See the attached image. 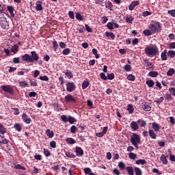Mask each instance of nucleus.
<instances>
[{"mask_svg": "<svg viewBox=\"0 0 175 175\" xmlns=\"http://www.w3.org/2000/svg\"><path fill=\"white\" fill-rule=\"evenodd\" d=\"M31 55L25 54L21 55L22 60L28 64H31L32 62H38L39 61V55L35 51L31 52Z\"/></svg>", "mask_w": 175, "mask_h": 175, "instance_id": "1", "label": "nucleus"}, {"mask_svg": "<svg viewBox=\"0 0 175 175\" xmlns=\"http://www.w3.org/2000/svg\"><path fill=\"white\" fill-rule=\"evenodd\" d=\"M144 53L148 57H155V55H157L158 53H159V49L157 46H151L146 45L144 49Z\"/></svg>", "mask_w": 175, "mask_h": 175, "instance_id": "2", "label": "nucleus"}, {"mask_svg": "<svg viewBox=\"0 0 175 175\" xmlns=\"http://www.w3.org/2000/svg\"><path fill=\"white\" fill-rule=\"evenodd\" d=\"M161 28H162V24L159 22H153L150 23L148 27V29L151 31L152 33L161 32Z\"/></svg>", "mask_w": 175, "mask_h": 175, "instance_id": "3", "label": "nucleus"}, {"mask_svg": "<svg viewBox=\"0 0 175 175\" xmlns=\"http://www.w3.org/2000/svg\"><path fill=\"white\" fill-rule=\"evenodd\" d=\"M130 142L131 144H136V143H140L142 142V138L140 137V135L136 133H133L132 134V136L130 139Z\"/></svg>", "mask_w": 175, "mask_h": 175, "instance_id": "4", "label": "nucleus"}, {"mask_svg": "<svg viewBox=\"0 0 175 175\" xmlns=\"http://www.w3.org/2000/svg\"><path fill=\"white\" fill-rule=\"evenodd\" d=\"M0 25L3 29H9V23L3 16L0 17Z\"/></svg>", "mask_w": 175, "mask_h": 175, "instance_id": "5", "label": "nucleus"}, {"mask_svg": "<svg viewBox=\"0 0 175 175\" xmlns=\"http://www.w3.org/2000/svg\"><path fill=\"white\" fill-rule=\"evenodd\" d=\"M66 103H77V99L76 97L72 96V94H67L65 97Z\"/></svg>", "mask_w": 175, "mask_h": 175, "instance_id": "6", "label": "nucleus"}, {"mask_svg": "<svg viewBox=\"0 0 175 175\" xmlns=\"http://www.w3.org/2000/svg\"><path fill=\"white\" fill-rule=\"evenodd\" d=\"M1 88L6 94H10L11 95H13L14 92V91L13 90V88L10 85H1Z\"/></svg>", "mask_w": 175, "mask_h": 175, "instance_id": "7", "label": "nucleus"}, {"mask_svg": "<svg viewBox=\"0 0 175 175\" xmlns=\"http://www.w3.org/2000/svg\"><path fill=\"white\" fill-rule=\"evenodd\" d=\"M75 90H76V85H75L73 82H68L66 83V91L68 92H73Z\"/></svg>", "mask_w": 175, "mask_h": 175, "instance_id": "8", "label": "nucleus"}, {"mask_svg": "<svg viewBox=\"0 0 175 175\" xmlns=\"http://www.w3.org/2000/svg\"><path fill=\"white\" fill-rule=\"evenodd\" d=\"M75 152H76L77 157H80L84 155V150L80 146H77L75 148Z\"/></svg>", "mask_w": 175, "mask_h": 175, "instance_id": "9", "label": "nucleus"}, {"mask_svg": "<svg viewBox=\"0 0 175 175\" xmlns=\"http://www.w3.org/2000/svg\"><path fill=\"white\" fill-rule=\"evenodd\" d=\"M22 120L25 122V124H29L32 122V120L28 117V115L27 113H23L22 114Z\"/></svg>", "mask_w": 175, "mask_h": 175, "instance_id": "10", "label": "nucleus"}, {"mask_svg": "<svg viewBox=\"0 0 175 175\" xmlns=\"http://www.w3.org/2000/svg\"><path fill=\"white\" fill-rule=\"evenodd\" d=\"M142 107L144 111H151V107L148 105V103H142Z\"/></svg>", "mask_w": 175, "mask_h": 175, "instance_id": "11", "label": "nucleus"}, {"mask_svg": "<svg viewBox=\"0 0 175 175\" xmlns=\"http://www.w3.org/2000/svg\"><path fill=\"white\" fill-rule=\"evenodd\" d=\"M137 122H135L133 121L131 124L130 126L131 128V129H133V131H136L139 129V124H137Z\"/></svg>", "mask_w": 175, "mask_h": 175, "instance_id": "12", "label": "nucleus"}, {"mask_svg": "<svg viewBox=\"0 0 175 175\" xmlns=\"http://www.w3.org/2000/svg\"><path fill=\"white\" fill-rule=\"evenodd\" d=\"M161 61H167V50H164L161 54Z\"/></svg>", "mask_w": 175, "mask_h": 175, "instance_id": "13", "label": "nucleus"}, {"mask_svg": "<svg viewBox=\"0 0 175 175\" xmlns=\"http://www.w3.org/2000/svg\"><path fill=\"white\" fill-rule=\"evenodd\" d=\"M42 1H38L36 3V10L38 12H40V10H43V7L42 6Z\"/></svg>", "mask_w": 175, "mask_h": 175, "instance_id": "14", "label": "nucleus"}, {"mask_svg": "<svg viewBox=\"0 0 175 175\" xmlns=\"http://www.w3.org/2000/svg\"><path fill=\"white\" fill-rule=\"evenodd\" d=\"M139 5V1H133L129 5V10L132 11L135 9V7Z\"/></svg>", "mask_w": 175, "mask_h": 175, "instance_id": "15", "label": "nucleus"}, {"mask_svg": "<svg viewBox=\"0 0 175 175\" xmlns=\"http://www.w3.org/2000/svg\"><path fill=\"white\" fill-rule=\"evenodd\" d=\"M152 128L154 129V132H159V129H161V125L158 124L157 122H153L152 124Z\"/></svg>", "mask_w": 175, "mask_h": 175, "instance_id": "16", "label": "nucleus"}, {"mask_svg": "<svg viewBox=\"0 0 175 175\" xmlns=\"http://www.w3.org/2000/svg\"><path fill=\"white\" fill-rule=\"evenodd\" d=\"M45 133L49 139H53V137H54V131H51L49 129L46 130Z\"/></svg>", "mask_w": 175, "mask_h": 175, "instance_id": "17", "label": "nucleus"}, {"mask_svg": "<svg viewBox=\"0 0 175 175\" xmlns=\"http://www.w3.org/2000/svg\"><path fill=\"white\" fill-rule=\"evenodd\" d=\"M105 36L107 38H111V40H114V39H116V34L113 32L106 31Z\"/></svg>", "mask_w": 175, "mask_h": 175, "instance_id": "18", "label": "nucleus"}, {"mask_svg": "<svg viewBox=\"0 0 175 175\" xmlns=\"http://www.w3.org/2000/svg\"><path fill=\"white\" fill-rule=\"evenodd\" d=\"M143 61H144V64H146V66H149V68L150 69H152V67H153L152 62H150V59H148L147 58H144Z\"/></svg>", "mask_w": 175, "mask_h": 175, "instance_id": "19", "label": "nucleus"}, {"mask_svg": "<svg viewBox=\"0 0 175 175\" xmlns=\"http://www.w3.org/2000/svg\"><path fill=\"white\" fill-rule=\"evenodd\" d=\"M137 123L142 127L144 128L147 125V122L144 120L139 119Z\"/></svg>", "mask_w": 175, "mask_h": 175, "instance_id": "20", "label": "nucleus"}, {"mask_svg": "<svg viewBox=\"0 0 175 175\" xmlns=\"http://www.w3.org/2000/svg\"><path fill=\"white\" fill-rule=\"evenodd\" d=\"M14 129H16V131H17V132H21V131L23 130V126H21V124L20 123H16L14 125Z\"/></svg>", "mask_w": 175, "mask_h": 175, "instance_id": "21", "label": "nucleus"}, {"mask_svg": "<svg viewBox=\"0 0 175 175\" xmlns=\"http://www.w3.org/2000/svg\"><path fill=\"white\" fill-rule=\"evenodd\" d=\"M8 10L9 13L10 14L11 17H14V16L16 14H14V8H13L11 5L8 6Z\"/></svg>", "mask_w": 175, "mask_h": 175, "instance_id": "22", "label": "nucleus"}, {"mask_svg": "<svg viewBox=\"0 0 175 175\" xmlns=\"http://www.w3.org/2000/svg\"><path fill=\"white\" fill-rule=\"evenodd\" d=\"M149 136L151 139H157V133H155V131H154V130L149 129Z\"/></svg>", "mask_w": 175, "mask_h": 175, "instance_id": "23", "label": "nucleus"}, {"mask_svg": "<svg viewBox=\"0 0 175 175\" xmlns=\"http://www.w3.org/2000/svg\"><path fill=\"white\" fill-rule=\"evenodd\" d=\"M11 53H14V54H17L18 53V45L14 44L11 48Z\"/></svg>", "mask_w": 175, "mask_h": 175, "instance_id": "24", "label": "nucleus"}, {"mask_svg": "<svg viewBox=\"0 0 175 175\" xmlns=\"http://www.w3.org/2000/svg\"><path fill=\"white\" fill-rule=\"evenodd\" d=\"M64 75L68 77V79H72L73 77V72L69 70H66Z\"/></svg>", "mask_w": 175, "mask_h": 175, "instance_id": "25", "label": "nucleus"}, {"mask_svg": "<svg viewBox=\"0 0 175 175\" xmlns=\"http://www.w3.org/2000/svg\"><path fill=\"white\" fill-rule=\"evenodd\" d=\"M126 170L128 172V174L129 175L135 174V170H133V167H126Z\"/></svg>", "mask_w": 175, "mask_h": 175, "instance_id": "26", "label": "nucleus"}, {"mask_svg": "<svg viewBox=\"0 0 175 175\" xmlns=\"http://www.w3.org/2000/svg\"><path fill=\"white\" fill-rule=\"evenodd\" d=\"M105 8L109 10H113V3H111L110 1H106Z\"/></svg>", "mask_w": 175, "mask_h": 175, "instance_id": "27", "label": "nucleus"}, {"mask_svg": "<svg viewBox=\"0 0 175 175\" xmlns=\"http://www.w3.org/2000/svg\"><path fill=\"white\" fill-rule=\"evenodd\" d=\"M127 110L129 114H132V113L135 111V108L133 107V105L132 104H129L127 105Z\"/></svg>", "mask_w": 175, "mask_h": 175, "instance_id": "28", "label": "nucleus"}, {"mask_svg": "<svg viewBox=\"0 0 175 175\" xmlns=\"http://www.w3.org/2000/svg\"><path fill=\"white\" fill-rule=\"evenodd\" d=\"M146 85L149 87V88H152L154 85H155V82H154L152 80L150 79L148 81H146Z\"/></svg>", "mask_w": 175, "mask_h": 175, "instance_id": "29", "label": "nucleus"}, {"mask_svg": "<svg viewBox=\"0 0 175 175\" xmlns=\"http://www.w3.org/2000/svg\"><path fill=\"white\" fill-rule=\"evenodd\" d=\"M66 143H68V144H76V140H75V139L72 138V137H68L66 139Z\"/></svg>", "mask_w": 175, "mask_h": 175, "instance_id": "30", "label": "nucleus"}, {"mask_svg": "<svg viewBox=\"0 0 175 175\" xmlns=\"http://www.w3.org/2000/svg\"><path fill=\"white\" fill-rule=\"evenodd\" d=\"M126 23L128 24H132L133 23V20H135V18L132 16L126 17Z\"/></svg>", "mask_w": 175, "mask_h": 175, "instance_id": "31", "label": "nucleus"}, {"mask_svg": "<svg viewBox=\"0 0 175 175\" xmlns=\"http://www.w3.org/2000/svg\"><path fill=\"white\" fill-rule=\"evenodd\" d=\"M14 169H19V170H27L25 167L21 165V164H16L14 166Z\"/></svg>", "mask_w": 175, "mask_h": 175, "instance_id": "32", "label": "nucleus"}, {"mask_svg": "<svg viewBox=\"0 0 175 175\" xmlns=\"http://www.w3.org/2000/svg\"><path fill=\"white\" fill-rule=\"evenodd\" d=\"M0 133H1V135H5V133H6V128L3 126L2 123H0Z\"/></svg>", "mask_w": 175, "mask_h": 175, "instance_id": "33", "label": "nucleus"}, {"mask_svg": "<svg viewBox=\"0 0 175 175\" xmlns=\"http://www.w3.org/2000/svg\"><path fill=\"white\" fill-rule=\"evenodd\" d=\"M160 159L163 165H167V159H166L165 154H162L160 157Z\"/></svg>", "mask_w": 175, "mask_h": 175, "instance_id": "34", "label": "nucleus"}, {"mask_svg": "<svg viewBox=\"0 0 175 175\" xmlns=\"http://www.w3.org/2000/svg\"><path fill=\"white\" fill-rule=\"evenodd\" d=\"M60 120L63 122H68L69 121V116H67L66 115H62L60 118Z\"/></svg>", "mask_w": 175, "mask_h": 175, "instance_id": "35", "label": "nucleus"}, {"mask_svg": "<svg viewBox=\"0 0 175 175\" xmlns=\"http://www.w3.org/2000/svg\"><path fill=\"white\" fill-rule=\"evenodd\" d=\"M75 17H76L77 20H78L79 21H83V20H84V16H83V15H81L79 12L76 13Z\"/></svg>", "mask_w": 175, "mask_h": 175, "instance_id": "36", "label": "nucleus"}, {"mask_svg": "<svg viewBox=\"0 0 175 175\" xmlns=\"http://www.w3.org/2000/svg\"><path fill=\"white\" fill-rule=\"evenodd\" d=\"M143 33L145 36H151V35H152V31H151L150 29H146L143 31Z\"/></svg>", "mask_w": 175, "mask_h": 175, "instance_id": "37", "label": "nucleus"}, {"mask_svg": "<svg viewBox=\"0 0 175 175\" xmlns=\"http://www.w3.org/2000/svg\"><path fill=\"white\" fill-rule=\"evenodd\" d=\"M118 167H120V170H125V169H126L125 163H124L122 161L118 163Z\"/></svg>", "mask_w": 175, "mask_h": 175, "instance_id": "38", "label": "nucleus"}, {"mask_svg": "<svg viewBox=\"0 0 175 175\" xmlns=\"http://www.w3.org/2000/svg\"><path fill=\"white\" fill-rule=\"evenodd\" d=\"M136 165H146L147 161L145 159H139L135 161Z\"/></svg>", "mask_w": 175, "mask_h": 175, "instance_id": "39", "label": "nucleus"}, {"mask_svg": "<svg viewBox=\"0 0 175 175\" xmlns=\"http://www.w3.org/2000/svg\"><path fill=\"white\" fill-rule=\"evenodd\" d=\"M135 175H142L143 174V172H142V170L139 167H135L134 168Z\"/></svg>", "mask_w": 175, "mask_h": 175, "instance_id": "40", "label": "nucleus"}, {"mask_svg": "<svg viewBox=\"0 0 175 175\" xmlns=\"http://www.w3.org/2000/svg\"><path fill=\"white\" fill-rule=\"evenodd\" d=\"M90 85V82L88 81H83L82 83V90H85Z\"/></svg>", "mask_w": 175, "mask_h": 175, "instance_id": "41", "label": "nucleus"}, {"mask_svg": "<svg viewBox=\"0 0 175 175\" xmlns=\"http://www.w3.org/2000/svg\"><path fill=\"white\" fill-rule=\"evenodd\" d=\"M167 57H169L170 58H174L175 57V51H169L167 52Z\"/></svg>", "mask_w": 175, "mask_h": 175, "instance_id": "42", "label": "nucleus"}, {"mask_svg": "<svg viewBox=\"0 0 175 175\" xmlns=\"http://www.w3.org/2000/svg\"><path fill=\"white\" fill-rule=\"evenodd\" d=\"M148 76H150V77H157L158 76V72H157V71H150L148 73Z\"/></svg>", "mask_w": 175, "mask_h": 175, "instance_id": "43", "label": "nucleus"}, {"mask_svg": "<svg viewBox=\"0 0 175 175\" xmlns=\"http://www.w3.org/2000/svg\"><path fill=\"white\" fill-rule=\"evenodd\" d=\"M65 154L67 158H76V155L71 152H66Z\"/></svg>", "mask_w": 175, "mask_h": 175, "instance_id": "44", "label": "nucleus"}, {"mask_svg": "<svg viewBox=\"0 0 175 175\" xmlns=\"http://www.w3.org/2000/svg\"><path fill=\"white\" fill-rule=\"evenodd\" d=\"M62 54L63 55H69V54H70V49L69 48L64 49L62 51Z\"/></svg>", "mask_w": 175, "mask_h": 175, "instance_id": "45", "label": "nucleus"}, {"mask_svg": "<svg viewBox=\"0 0 175 175\" xmlns=\"http://www.w3.org/2000/svg\"><path fill=\"white\" fill-rule=\"evenodd\" d=\"M123 69L126 71V72H131V70H132V66H131V65L129 64H126L124 66V67H123Z\"/></svg>", "mask_w": 175, "mask_h": 175, "instance_id": "46", "label": "nucleus"}, {"mask_svg": "<svg viewBox=\"0 0 175 175\" xmlns=\"http://www.w3.org/2000/svg\"><path fill=\"white\" fill-rule=\"evenodd\" d=\"M68 122L69 124H75V122H77V120L72 116H68Z\"/></svg>", "mask_w": 175, "mask_h": 175, "instance_id": "47", "label": "nucleus"}, {"mask_svg": "<svg viewBox=\"0 0 175 175\" xmlns=\"http://www.w3.org/2000/svg\"><path fill=\"white\" fill-rule=\"evenodd\" d=\"M19 87H23L25 88V87H28V82L23 81L19 82Z\"/></svg>", "mask_w": 175, "mask_h": 175, "instance_id": "48", "label": "nucleus"}, {"mask_svg": "<svg viewBox=\"0 0 175 175\" xmlns=\"http://www.w3.org/2000/svg\"><path fill=\"white\" fill-rule=\"evenodd\" d=\"M43 152H44V155H45V157H50V155H51V153L50 152V150H49V149L44 148Z\"/></svg>", "mask_w": 175, "mask_h": 175, "instance_id": "49", "label": "nucleus"}, {"mask_svg": "<svg viewBox=\"0 0 175 175\" xmlns=\"http://www.w3.org/2000/svg\"><path fill=\"white\" fill-rule=\"evenodd\" d=\"M136 79V77L132 74H130L127 76V80H129V81H135Z\"/></svg>", "mask_w": 175, "mask_h": 175, "instance_id": "50", "label": "nucleus"}, {"mask_svg": "<svg viewBox=\"0 0 175 175\" xmlns=\"http://www.w3.org/2000/svg\"><path fill=\"white\" fill-rule=\"evenodd\" d=\"M164 96L167 100H173V97L172 96V94L169 93H166Z\"/></svg>", "mask_w": 175, "mask_h": 175, "instance_id": "51", "label": "nucleus"}, {"mask_svg": "<svg viewBox=\"0 0 175 175\" xmlns=\"http://www.w3.org/2000/svg\"><path fill=\"white\" fill-rule=\"evenodd\" d=\"M175 73L174 68H170L167 72V76H173V74Z\"/></svg>", "mask_w": 175, "mask_h": 175, "instance_id": "52", "label": "nucleus"}, {"mask_svg": "<svg viewBox=\"0 0 175 175\" xmlns=\"http://www.w3.org/2000/svg\"><path fill=\"white\" fill-rule=\"evenodd\" d=\"M83 171H84L85 174H90V175H91V174L92 173V172H91L92 170H91V168H90V167H85L83 170Z\"/></svg>", "mask_w": 175, "mask_h": 175, "instance_id": "53", "label": "nucleus"}, {"mask_svg": "<svg viewBox=\"0 0 175 175\" xmlns=\"http://www.w3.org/2000/svg\"><path fill=\"white\" fill-rule=\"evenodd\" d=\"M29 96L30 98H35V96H36V99H38V94L36 92H29Z\"/></svg>", "mask_w": 175, "mask_h": 175, "instance_id": "54", "label": "nucleus"}, {"mask_svg": "<svg viewBox=\"0 0 175 175\" xmlns=\"http://www.w3.org/2000/svg\"><path fill=\"white\" fill-rule=\"evenodd\" d=\"M40 80H42V81H49V77L44 75V76H40L39 77Z\"/></svg>", "mask_w": 175, "mask_h": 175, "instance_id": "55", "label": "nucleus"}, {"mask_svg": "<svg viewBox=\"0 0 175 175\" xmlns=\"http://www.w3.org/2000/svg\"><path fill=\"white\" fill-rule=\"evenodd\" d=\"M70 131L71 133H75V132H77V127L73 125L70 127Z\"/></svg>", "mask_w": 175, "mask_h": 175, "instance_id": "56", "label": "nucleus"}, {"mask_svg": "<svg viewBox=\"0 0 175 175\" xmlns=\"http://www.w3.org/2000/svg\"><path fill=\"white\" fill-rule=\"evenodd\" d=\"M53 47L54 51H57V49H58V42L57 41L55 40L53 42Z\"/></svg>", "mask_w": 175, "mask_h": 175, "instance_id": "57", "label": "nucleus"}, {"mask_svg": "<svg viewBox=\"0 0 175 175\" xmlns=\"http://www.w3.org/2000/svg\"><path fill=\"white\" fill-rule=\"evenodd\" d=\"M130 159H136L137 155L133 152H130L129 154Z\"/></svg>", "mask_w": 175, "mask_h": 175, "instance_id": "58", "label": "nucleus"}, {"mask_svg": "<svg viewBox=\"0 0 175 175\" xmlns=\"http://www.w3.org/2000/svg\"><path fill=\"white\" fill-rule=\"evenodd\" d=\"M163 100H165V98L160 97L155 102H156L157 105H161V103H162V102H163Z\"/></svg>", "mask_w": 175, "mask_h": 175, "instance_id": "59", "label": "nucleus"}, {"mask_svg": "<svg viewBox=\"0 0 175 175\" xmlns=\"http://www.w3.org/2000/svg\"><path fill=\"white\" fill-rule=\"evenodd\" d=\"M107 80H113L114 73L107 74Z\"/></svg>", "mask_w": 175, "mask_h": 175, "instance_id": "60", "label": "nucleus"}, {"mask_svg": "<svg viewBox=\"0 0 175 175\" xmlns=\"http://www.w3.org/2000/svg\"><path fill=\"white\" fill-rule=\"evenodd\" d=\"M168 14H170L172 17H175V10H170L167 11Z\"/></svg>", "mask_w": 175, "mask_h": 175, "instance_id": "61", "label": "nucleus"}, {"mask_svg": "<svg viewBox=\"0 0 175 175\" xmlns=\"http://www.w3.org/2000/svg\"><path fill=\"white\" fill-rule=\"evenodd\" d=\"M151 14H152L151 12L148 11H145L142 12L143 17H147L148 16H151Z\"/></svg>", "mask_w": 175, "mask_h": 175, "instance_id": "62", "label": "nucleus"}, {"mask_svg": "<svg viewBox=\"0 0 175 175\" xmlns=\"http://www.w3.org/2000/svg\"><path fill=\"white\" fill-rule=\"evenodd\" d=\"M100 79H102V80H107V77H106V75L105 74V72H101L100 74Z\"/></svg>", "mask_w": 175, "mask_h": 175, "instance_id": "63", "label": "nucleus"}, {"mask_svg": "<svg viewBox=\"0 0 175 175\" xmlns=\"http://www.w3.org/2000/svg\"><path fill=\"white\" fill-rule=\"evenodd\" d=\"M169 91H170V94H172V95H173V96H175V88H170L169 89Z\"/></svg>", "mask_w": 175, "mask_h": 175, "instance_id": "64", "label": "nucleus"}]
</instances>
